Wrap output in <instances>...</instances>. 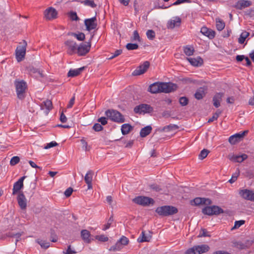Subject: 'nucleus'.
<instances>
[{
  "label": "nucleus",
  "instance_id": "5fc2aeb1",
  "mask_svg": "<svg viewBox=\"0 0 254 254\" xmlns=\"http://www.w3.org/2000/svg\"><path fill=\"white\" fill-rule=\"evenodd\" d=\"M20 161V158L18 156H14L13 157L10 161V164L11 166H14L16 164H18Z\"/></svg>",
  "mask_w": 254,
  "mask_h": 254
},
{
  "label": "nucleus",
  "instance_id": "69168bd1",
  "mask_svg": "<svg viewBox=\"0 0 254 254\" xmlns=\"http://www.w3.org/2000/svg\"><path fill=\"white\" fill-rule=\"evenodd\" d=\"M207 236H209V235L208 234V232L205 229H201L198 235V237H202Z\"/></svg>",
  "mask_w": 254,
  "mask_h": 254
},
{
  "label": "nucleus",
  "instance_id": "37998d69",
  "mask_svg": "<svg viewBox=\"0 0 254 254\" xmlns=\"http://www.w3.org/2000/svg\"><path fill=\"white\" fill-rule=\"evenodd\" d=\"M221 113V111L217 110V111L213 114V116L208 120V123H211L214 121L217 120Z\"/></svg>",
  "mask_w": 254,
  "mask_h": 254
},
{
  "label": "nucleus",
  "instance_id": "dca6fc26",
  "mask_svg": "<svg viewBox=\"0 0 254 254\" xmlns=\"http://www.w3.org/2000/svg\"><path fill=\"white\" fill-rule=\"evenodd\" d=\"M57 15V12L56 10L52 7H49L44 11L45 17L48 20L56 18Z\"/></svg>",
  "mask_w": 254,
  "mask_h": 254
},
{
  "label": "nucleus",
  "instance_id": "ddd939ff",
  "mask_svg": "<svg viewBox=\"0 0 254 254\" xmlns=\"http://www.w3.org/2000/svg\"><path fill=\"white\" fill-rule=\"evenodd\" d=\"M96 21L97 19L96 16L91 18L85 19L84 24L86 26V30L88 31H90L92 30L96 29L97 26Z\"/></svg>",
  "mask_w": 254,
  "mask_h": 254
},
{
  "label": "nucleus",
  "instance_id": "338daca9",
  "mask_svg": "<svg viewBox=\"0 0 254 254\" xmlns=\"http://www.w3.org/2000/svg\"><path fill=\"white\" fill-rule=\"evenodd\" d=\"M106 201L109 205H116V203H114L113 197L110 195L107 196Z\"/></svg>",
  "mask_w": 254,
  "mask_h": 254
},
{
  "label": "nucleus",
  "instance_id": "6e6d98bb",
  "mask_svg": "<svg viewBox=\"0 0 254 254\" xmlns=\"http://www.w3.org/2000/svg\"><path fill=\"white\" fill-rule=\"evenodd\" d=\"M85 5L90 6L91 7L94 8L96 7L97 5L94 3L93 0H85L82 2Z\"/></svg>",
  "mask_w": 254,
  "mask_h": 254
},
{
  "label": "nucleus",
  "instance_id": "a19ab883",
  "mask_svg": "<svg viewBox=\"0 0 254 254\" xmlns=\"http://www.w3.org/2000/svg\"><path fill=\"white\" fill-rule=\"evenodd\" d=\"M149 187L150 189L156 192H161L162 190L161 187L159 185L156 184L149 185Z\"/></svg>",
  "mask_w": 254,
  "mask_h": 254
},
{
  "label": "nucleus",
  "instance_id": "f03ea898",
  "mask_svg": "<svg viewBox=\"0 0 254 254\" xmlns=\"http://www.w3.org/2000/svg\"><path fill=\"white\" fill-rule=\"evenodd\" d=\"M14 85L17 97L20 100H23L25 97L26 90L27 86L26 82L23 80L16 79L14 81Z\"/></svg>",
  "mask_w": 254,
  "mask_h": 254
},
{
  "label": "nucleus",
  "instance_id": "b1692460",
  "mask_svg": "<svg viewBox=\"0 0 254 254\" xmlns=\"http://www.w3.org/2000/svg\"><path fill=\"white\" fill-rule=\"evenodd\" d=\"M53 108L52 102L50 100H47L44 101L41 105V109L42 110L46 109V114H47L50 110Z\"/></svg>",
  "mask_w": 254,
  "mask_h": 254
},
{
  "label": "nucleus",
  "instance_id": "c756f323",
  "mask_svg": "<svg viewBox=\"0 0 254 254\" xmlns=\"http://www.w3.org/2000/svg\"><path fill=\"white\" fill-rule=\"evenodd\" d=\"M195 251L197 253L202 254L208 252L209 250V247L207 245H201L195 246Z\"/></svg>",
  "mask_w": 254,
  "mask_h": 254
},
{
  "label": "nucleus",
  "instance_id": "052dcab7",
  "mask_svg": "<svg viewBox=\"0 0 254 254\" xmlns=\"http://www.w3.org/2000/svg\"><path fill=\"white\" fill-rule=\"evenodd\" d=\"M185 254H199L197 253L195 251V247H193L191 248L188 249L185 253Z\"/></svg>",
  "mask_w": 254,
  "mask_h": 254
},
{
  "label": "nucleus",
  "instance_id": "864d4df0",
  "mask_svg": "<svg viewBox=\"0 0 254 254\" xmlns=\"http://www.w3.org/2000/svg\"><path fill=\"white\" fill-rule=\"evenodd\" d=\"M189 100L186 97H182L179 99V103L182 106L188 105Z\"/></svg>",
  "mask_w": 254,
  "mask_h": 254
},
{
  "label": "nucleus",
  "instance_id": "13d9d810",
  "mask_svg": "<svg viewBox=\"0 0 254 254\" xmlns=\"http://www.w3.org/2000/svg\"><path fill=\"white\" fill-rule=\"evenodd\" d=\"M131 41H140V36L139 35L138 32L136 30H135L133 32V37L131 38Z\"/></svg>",
  "mask_w": 254,
  "mask_h": 254
},
{
  "label": "nucleus",
  "instance_id": "cd10ccee",
  "mask_svg": "<svg viewBox=\"0 0 254 254\" xmlns=\"http://www.w3.org/2000/svg\"><path fill=\"white\" fill-rule=\"evenodd\" d=\"M91 234L89 231L87 230H82L81 231V237L82 239L87 243L91 242L90 240Z\"/></svg>",
  "mask_w": 254,
  "mask_h": 254
},
{
  "label": "nucleus",
  "instance_id": "6ab92c4d",
  "mask_svg": "<svg viewBox=\"0 0 254 254\" xmlns=\"http://www.w3.org/2000/svg\"><path fill=\"white\" fill-rule=\"evenodd\" d=\"M248 158V155L246 154H243L241 155H229V158L230 160L241 163Z\"/></svg>",
  "mask_w": 254,
  "mask_h": 254
},
{
  "label": "nucleus",
  "instance_id": "0eeeda50",
  "mask_svg": "<svg viewBox=\"0 0 254 254\" xmlns=\"http://www.w3.org/2000/svg\"><path fill=\"white\" fill-rule=\"evenodd\" d=\"M178 210L177 207H157L155 212L159 215L167 216L176 214Z\"/></svg>",
  "mask_w": 254,
  "mask_h": 254
},
{
  "label": "nucleus",
  "instance_id": "20e7f679",
  "mask_svg": "<svg viewBox=\"0 0 254 254\" xmlns=\"http://www.w3.org/2000/svg\"><path fill=\"white\" fill-rule=\"evenodd\" d=\"M132 201L137 205L142 206L154 205L155 204V201L153 198L143 195L135 197L132 199Z\"/></svg>",
  "mask_w": 254,
  "mask_h": 254
},
{
  "label": "nucleus",
  "instance_id": "bf43d9fd",
  "mask_svg": "<svg viewBox=\"0 0 254 254\" xmlns=\"http://www.w3.org/2000/svg\"><path fill=\"white\" fill-rule=\"evenodd\" d=\"M69 17L72 20H79V17L77 16V14L75 12L71 11L69 13Z\"/></svg>",
  "mask_w": 254,
  "mask_h": 254
},
{
  "label": "nucleus",
  "instance_id": "412c9836",
  "mask_svg": "<svg viewBox=\"0 0 254 254\" xmlns=\"http://www.w3.org/2000/svg\"><path fill=\"white\" fill-rule=\"evenodd\" d=\"M252 5V2L249 0H239L235 5L234 7L238 9H242L244 8L250 6Z\"/></svg>",
  "mask_w": 254,
  "mask_h": 254
},
{
  "label": "nucleus",
  "instance_id": "e433bc0d",
  "mask_svg": "<svg viewBox=\"0 0 254 254\" xmlns=\"http://www.w3.org/2000/svg\"><path fill=\"white\" fill-rule=\"evenodd\" d=\"M250 35V33L245 31L241 33L240 37L238 39V42L242 44L244 43L246 39Z\"/></svg>",
  "mask_w": 254,
  "mask_h": 254
},
{
  "label": "nucleus",
  "instance_id": "e2e57ef3",
  "mask_svg": "<svg viewBox=\"0 0 254 254\" xmlns=\"http://www.w3.org/2000/svg\"><path fill=\"white\" fill-rule=\"evenodd\" d=\"M98 122L100 123L102 126H104L107 124V118L106 117H101L98 119Z\"/></svg>",
  "mask_w": 254,
  "mask_h": 254
},
{
  "label": "nucleus",
  "instance_id": "bb28decb",
  "mask_svg": "<svg viewBox=\"0 0 254 254\" xmlns=\"http://www.w3.org/2000/svg\"><path fill=\"white\" fill-rule=\"evenodd\" d=\"M181 22V19L179 17H176V20H170L167 23V28L169 29H173L175 26H179Z\"/></svg>",
  "mask_w": 254,
  "mask_h": 254
},
{
  "label": "nucleus",
  "instance_id": "c03bdc74",
  "mask_svg": "<svg viewBox=\"0 0 254 254\" xmlns=\"http://www.w3.org/2000/svg\"><path fill=\"white\" fill-rule=\"evenodd\" d=\"M37 242L41 246V247L44 249H47L50 247V243L44 240H37Z\"/></svg>",
  "mask_w": 254,
  "mask_h": 254
},
{
  "label": "nucleus",
  "instance_id": "1a4fd4ad",
  "mask_svg": "<svg viewBox=\"0 0 254 254\" xmlns=\"http://www.w3.org/2000/svg\"><path fill=\"white\" fill-rule=\"evenodd\" d=\"M153 108L149 105L142 104L134 108V112L137 114L149 113L153 111Z\"/></svg>",
  "mask_w": 254,
  "mask_h": 254
},
{
  "label": "nucleus",
  "instance_id": "680f3d73",
  "mask_svg": "<svg viewBox=\"0 0 254 254\" xmlns=\"http://www.w3.org/2000/svg\"><path fill=\"white\" fill-rule=\"evenodd\" d=\"M58 144L55 141H52L50 143H48L45 147L44 148L46 149L50 148L53 147L57 146Z\"/></svg>",
  "mask_w": 254,
  "mask_h": 254
},
{
  "label": "nucleus",
  "instance_id": "7c9ffc66",
  "mask_svg": "<svg viewBox=\"0 0 254 254\" xmlns=\"http://www.w3.org/2000/svg\"><path fill=\"white\" fill-rule=\"evenodd\" d=\"M152 127L150 126H147L141 128L140 131V135L141 137H145L150 133L152 130Z\"/></svg>",
  "mask_w": 254,
  "mask_h": 254
},
{
  "label": "nucleus",
  "instance_id": "a211bd4d",
  "mask_svg": "<svg viewBox=\"0 0 254 254\" xmlns=\"http://www.w3.org/2000/svg\"><path fill=\"white\" fill-rule=\"evenodd\" d=\"M200 32L204 35L208 37L210 39H212L215 36V32L206 27H203L201 28Z\"/></svg>",
  "mask_w": 254,
  "mask_h": 254
},
{
  "label": "nucleus",
  "instance_id": "f704fd0d",
  "mask_svg": "<svg viewBox=\"0 0 254 254\" xmlns=\"http://www.w3.org/2000/svg\"><path fill=\"white\" fill-rule=\"evenodd\" d=\"M179 128L178 126L176 125L170 124L163 127L161 130L163 131H175L177 130Z\"/></svg>",
  "mask_w": 254,
  "mask_h": 254
},
{
  "label": "nucleus",
  "instance_id": "473e14b6",
  "mask_svg": "<svg viewBox=\"0 0 254 254\" xmlns=\"http://www.w3.org/2000/svg\"><path fill=\"white\" fill-rule=\"evenodd\" d=\"M205 93L203 88L200 87L198 89L194 94V97L197 100H200L205 96Z\"/></svg>",
  "mask_w": 254,
  "mask_h": 254
},
{
  "label": "nucleus",
  "instance_id": "7ed1b4c3",
  "mask_svg": "<svg viewBox=\"0 0 254 254\" xmlns=\"http://www.w3.org/2000/svg\"><path fill=\"white\" fill-rule=\"evenodd\" d=\"M108 118L115 122L122 123L125 121L124 116L119 111L114 110H108L105 112Z\"/></svg>",
  "mask_w": 254,
  "mask_h": 254
},
{
  "label": "nucleus",
  "instance_id": "c9c22d12",
  "mask_svg": "<svg viewBox=\"0 0 254 254\" xmlns=\"http://www.w3.org/2000/svg\"><path fill=\"white\" fill-rule=\"evenodd\" d=\"M216 26L218 31L222 30L225 26L224 22L220 18H216Z\"/></svg>",
  "mask_w": 254,
  "mask_h": 254
},
{
  "label": "nucleus",
  "instance_id": "ea45409f",
  "mask_svg": "<svg viewBox=\"0 0 254 254\" xmlns=\"http://www.w3.org/2000/svg\"><path fill=\"white\" fill-rule=\"evenodd\" d=\"M184 52L187 56H190L193 54L194 50L192 47L186 46L184 47Z\"/></svg>",
  "mask_w": 254,
  "mask_h": 254
},
{
  "label": "nucleus",
  "instance_id": "2f4dec72",
  "mask_svg": "<svg viewBox=\"0 0 254 254\" xmlns=\"http://www.w3.org/2000/svg\"><path fill=\"white\" fill-rule=\"evenodd\" d=\"M27 70L31 74H37V75H39L41 77H44L42 71H40L39 69H37L33 66H29L27 67Z\"/></svg>",
  "mask_w": 254,
  "mask_h": 254
},
{
  "label": "nucleus",
  "instance_id": "6e6552de",
  "mask_svg": "<svg viewBox=\"0 0 254 254\" xmlns=\"http://www.w3.org/2000/svg\"><path fill=\"white\" fill-rule=\"evenodd\" d=\"M92 38L93 36H91L89 42L86 43H81L79 45L77 48V53L79 56H85L89 52L91 47V41Z\"/></svg>",
  "mask_w": 254,
  "mask_h": 254
},
{
  "label": "nucleus",
  "instance_id": "49530a36",
  "mask_svg": "<svg viewBox=\"0 0 254 254\" xmlns=\"http://www.w3.org/2000/svg\"><path fill=\"white\" fill-rule=\"evenodd\" d=\"M126 47L128 50H133L137 49L138 45L135 43H128L126 45Z\"/></svg>",
  "mask_w": 254,
  "mask_h": 254
},
{
  "label": "nucleus",
  "instance_id": "0e129e2a",
  "mask_svg": "<svg viewBox=\"0 0 254 254\" xmlns=\"http://www.w3.org/2000/svg\"><path fill=\"white\" fill-rule=\"evenodd\" d=\"M80 141L82 144V147L84 149V150L85 151H88L90 149V147H88L87 142L84 139H81Z\"/></svg>",
  "mask_w": 254,
  "mask_h": 254
},
{
  "label": "nucleus",
  "instance_id": "8fccbe9b",
  "mask_svg": "<svg viewBox=\"0 0 254 254\" xmlns=\"http://www.w3.org/2000/svg\"><path fill=\"white\" fill-rule=\"evenodd\" d=\"M146 36L149 40H152L155 37V33L152 30H148L146 32Z\"/></svg>",
  "mask_w": 254,
  "mask_h": 254
},
{
  "label": "nucleus",
  "instance_id": "5701e85b",
  "mask_svg": "<svg viewBox=\"0 0 254 254\" xmlns=\"http://www.w3.org/2000/svg\"><path fill=\"white\" fill-rule=\"evenodd\" d=\"M93 175V172L91 170H89L87 172L84 177V180L88 186V189H91L92 188V181Z\"/></svg>",
  "mask_w": 254,
  "mask_h": 254
},
{
  "label": "nucleus",
  "instance_id": "774afa93",
  "mask_svg": "<svg viewBox=\"0 0 254 254\" xmlns=\"http://www.w3.org/2000/svg\"><path fill=\"white\" fill-rule=\"evenodd\" d=\"M73 189L71 187H69L65 190L64 194L66 197H69L71 195Z\"/></svg>",
  "mask_w": 254,
  "mask_h": 254
},
{
  "label": "nucleus",
  "instance_id": "f3484780",
  "mask_svg": "<svg viewBox=\"0 0 254 254\" xmlns=\"http://www.w3.org/2000/svg\"><path fill=\"white\" fill-rule=\"evenodd\" d=\"M64 44L68 47L67 52L69 55H72L77 50L76 44L73 41L67 40L65 42Z\"/></svg>",
  "mask_w": 254,
  "mask_h": 254
},
{
  "label": "nucleus",
  "instance_id": "a18cd8bd",
  "mask_svg": "<svg viewBox=\"0 0 254 254\" xmlns=\"http://www.w3.org/2000/svg\"><path fill=\"white\" fill-rule=\"evenodd\" d=\"M209 151L206 149H203L202 151H201L200 154H199L198 157L200 160H202L204 159L207 156Z\"/></svg>",
  "mask_w": 254,
  "mask_h": 254
},
{
  "label": "nucleus",
  "instance_id": "f8f14e48",
  "mask_svg": "<svg viewBox=\"0 0 254 254\" xmlns=\"http://www.w3.org/2000/svg\"><path fill=\"white\" fill-rule=\"evenodd\" d=\"M248 132V130H245L243 132L236 133L231 135L229 138V142L231 144H235L237 142L240 141Z\"/></svg>",
  "mask_w": 254,
  "mask_h": 254
},
{
  "label": "nucleus",
  "instance_id": "423d86ee",
  "mask_svg": "<svg viewBox=\"0 0 254 254\" xmlns=\"http://www.w3.org/2000/svg\"><path fill=\"white\" fill-rule=\"evenodd\" d=\"M21 45L18 46L15 50V56L18 62L22 61L25 57L27 43L25 40L20 43Z\"/></svg>",
  "mask_w": 254,
  "mask_h": 254
},
{
  "label": "nucleus",
  "instance_id": "2eb2a0df",
  "mask_svg": "<svg viewBox=\"0 0 254 254\" xmlns=\"http://www.w3.org/2000/svg\"><path fill=\"white\" fill-rule=\"evenodd\" d=\"M239 194L243 198L251 201L254 200V192L247 189L241 190Z\"/></svg>",
  "mask_w": 254,
  "mask_h": 254
},
{
  "label": "nucleus",
  "instance_id": "39448f33",
  "mask_svg": "<svg viewBox=\"0 0 254 254\" xmlns=\"http://www.w3.org/2000/svg\"><path fill=\"white\" fill-rule=\"evenodd\" d=\"M191 205H203V206H217L212 205V201L209 198L197 197L190 201Z\"/></svg>",
  "mask_w": 254,
  "mask_h": 254
},
{
  "label": "nucleus",
  "instance_id": "603ef678",
  "mask_svg": "<svg viewBox=\"0 0 254 254\" xmlns=\"http://www.w3.org/2000/svg\"><path fill=\"white\" fill-rule=\"evenodd\" d=\"M240 171L238 169V172H236L235 173L233 174L231 179L229 180L228 182L231 184L234 183L237 180Z\"/></svg>",
  "mask_w": 254,
  "mask_h": 254
},
{
  "label": "nucleus",
  "instance_id": "aec40b11",
  "mask_svg": "<svg viewBox=\"0 0 254 254\" xmlns=\"http://www.w3.org/2000/svg\"><path fill=\"white\" fill-rule=\"evenodd\" d=\"M151 238V232H148L146 234L145 231H142L140 236L137 239V242L139 243H142L144 242H149Z\"/></svg>",
  "mask_w": 254,
  "mask_h": 254
},
{
  "label": "nucleus",
  "instance_id": "09e8293b",
  "mask_svg": "<svg viewBox=\"0 0 254 254\" xmlns=\"http://www.w3.org/2000/svg\"><path fill=\"white\" fill-rule=\"evenodd\" d=\"M245 223V221L243 220H241L239 221H236L234 223V226L232 228V230L238 229L242 225L244 224Z\"/></svg>",
  "mask_w": 254,
  "mask_h": 254
},
{
  "label": "nucleus",
  "instance_id": "9b49d317",
  "mask_svg": "<svg viewBox=\"0 0 254 254\" xmlns=\"http://www.w3.org/2000/svg\"><path fill=\"white\" fill-rule=\"evenodd\" d=\"M150 66V63L148 61H145L141 65L138 66L135 70L133 71L132 74L133 76L140 75L145 73Z\"/></svg>",
  "mask_w": 254,
  "mask_h": 254
},
{
  "label": "nucleus",
  "instance_id": "393cba45",
  "mask_svg": "<svg viewBox=\"0 0 254 254\" xmlns=\"http://www.w3.org/2000/svg\"><path fill=\"white\" fill-rule=\"evenodd\" d=\"M17 200L19 206H27V200L22 192H19L18 193Z\"/></svg>",
  "mask_w": 254,
  "mask_h": 254
},
{
  "label": "nucleus",
  "instance_id": "a878e982",
  "mask_svg": "<svg viewBox=\"0 0 254 254\" xmlns=\"http://www.w3.org/2000/svg\"><path fill=\"white\" fill-rule=\"evenodd\" d=\"M224 94L223 93H218L213 97V105L216 108H218L220 106V101Z\"/></svg>",
  "mask_w": 254,
  "mask_h": 254
},
{
  "label": "nucleus",
  "instance_id": "72a5a7b5",
  "mask_svg": "<svg viewBox=\"0 0 254 254\" xmlns=\"http://www.w3.org/2000/svg\"><path fill=\"white\" fill-rule=\"evenodd\" d=\"M132 129V127L128 124H125L122 126V133L124 135L128 134L129 131Z\"/></svg>",
  "mask_w": 254,
  "mask_h": 254
},
{
  "label": "nucleus",
  "instance_id": "4be33fe9",
  "mask_svg": "<svg viewBox=\"0 0 254 254\" xmlns=\"http://www.w3.org/2000/svg\"><path fill=\"white\" fill-rule=\"evenodd\" d=\"M187 60L193 66H198L202 64L203 61L201 58L197 57L196 58H187Z\"/></svg>",
  "mask_w": 254,
  "mask_h": 254
},
{
  "label": "nucleus",
  "instance_id": "f257e3e1",
  "mask_svg": "<svg viewBox=\"0 0 254 254\" xmlns=\"http://www.w3.org/2000/svg\"><path fill=\"white\" fill-rule=\"evenodd\" d=\"M178 88L177 84L175 83L157 82L149 86L148 91L153 94L161 92L168 93L176 91Z\"/></svg>",
  "mask_w": 254,
  "mask_h": 254
},
{
  "label": "nucleus",
  "instance_id": "4d7b16f0",
  "mask_svg": "<svg viewBox=\"0 0 254 254\" xmlns=\"http://www.w3.org/2000/svg\"><path fill=\"white\" fill-rule=\"evenodd\" d=\"M92 128L95 131H100L103 129L102 126L99 123L95 124Z\"/></svg>",
  "mask_w": 254,
  "mask_h": 254
},
{
  "label": "nucleus",
  "instance_id": "58836bf2",
  "mask_svg": "<svg viewBox=\"0 0 254 254\" xmlns=\"http://www.w3.org/2000/svg\"><path fill=\"white\" fill-rule=\"evenodd\" d=\"M69 34L75 37L79 41H83L85 38V34L82 32H79L78 34L71 32L68 33V35Z\"/></svg>",
  "mask_w": 254,
  "mask_h": 254
},
{
  "label": "nucleus",
  "instance_id": "c85d7f7f",
  "mask_svg": "<svg viewBox=\"0 0 254 254\" xmlns=\"http://www.w3.org/2000/svg\"><path fill=\"white\" fill-rule=\"evenodd\" d=\"M85 69V67L83 66L76 69H70L67 73L68 77H75L79 75L81 72Z\"/></svg>",
  "mask_w": 254,
  "mask_h": 254
},
{
  "label": "nucleus",
  "instance_id": "3c124183",
  "mask_svg": "<svg viewBox=\"0 0 254 254\" xmlns=\"http://www.w3.org/2000/svg\"><path fill=\"white\" fill-rule=\"evenodd\" d=\"M95 239L100 242H105L108 241V237L104 235H97Z\"/></svg>",
  "mask_w": 254,
  "mask_h": 254
},
{
  "label": "nucleus",
  "instance_id": "79ce46f5",
  "mask_svg": "<svg viewBox=\"0 0 254 254\" xmlns=\"http://www.w3.org/2000/svg\"><path fill=\"white\" fill-rule=\"evenodd\" d=\"M114 221L113 217V216H111L109 219L108 220L107 223L104 225L102 230L103 231H106V230L109 229V228L111 227L112 224L113 223Z\"/></svg>",
  "mask_w": 254,
  "mask_h": 254
},
{
  "label": "nucleus",
  "instance_id": "9d476101",
  "mask_svg": "<svg viewBox=\"0 0 254 254\" xmlns=\"http://www.w3.org/2000/svg\"><path fill=\"white\" fill-rule=\"evenodd\" d=\"M202 212L207 215H218L220 213H223L224 211L221 207H203Z\"/></svg>",
  "mask_w": 254,
  "mask_h": 254
},
{
  "label": "nucleus",
  "instance_id": "de8ad7c7",
  "mask_svg": "<svg viewBox=\"0 0 254 254\" xmlns=\"http://www.w3.org/2000/svg\"><path fill=\"white\" fill-rule=\"evenodd\" d=\"M118 241L123 246L127 245L129 242L128 239L124 236H122Z\"/></svg>",
  "mask_w": 254,
  "mask_h": 254
},
{
  "label": "nucleus",
  "instance_id": "4c0bfd02",
  "mask_svg": "<svg viewBox=\"0 0 254 254\" xmlns=\"http://www.w3.org/2000/svg\"><path fill=\"white\" fill-rule=\"evenodd\" d=\"M123 245H121V244L119 242V241H117V242L115 244V245L112 246L110 249L109 251H119L121 250L123 247Z\"/></svg>",
  "mask_w": 254,
  "mask_h": 254
},
{
  "label": "nucleus",
  "instance_id": "4468645a",
  "mask_svg": "<svg viewBox=\"0 0 254 254\" xmlns=\"http://www.w3.org/2000/svg\"><path fill=\"white\" fill-rule=\"evenodd\" d=\"M25 178L26 176L21 177L14 184L12 189V194H15L20 192V190L23 187V181Z\"/></svg>",
  "mask_w": 254,
  "mask_h": 254
}]
</instances>
